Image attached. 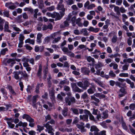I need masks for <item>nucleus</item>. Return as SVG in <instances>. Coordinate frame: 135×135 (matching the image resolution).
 Returning a JSON list of instances; mask_svg holds the SVG:
<instances>
[{"mask_svg": "<svg viewBox=\"0 0 135 135\" xmlns=\"http://www.w3.org/2000/svg\"><path fill=\"white\" fill-rule=\"evenodd\" d=\"M129 64H127L124 65L122 67V69L123 70H128Z\"/></svg>", "mask_w": 135, "mask_h": 135, "instance_id": "nucleus-50", "label": "nucleus"}, {"mask_svg": "<svg viewBox=\"0 0 135 135\" xmlns=\"http://www.w3.org/2000/svg\"><path fill=\"white\" fill-rule=\"evenodd\" d=\"M38 97V95H36L33 96L32 99V104L36 103V99Z\"/></svg>", "mask_w": 135, "mask_h": 135, "instance_id": "nucleus-44", "label": "nucleus"}, {"mask_svg": "<svg viewBox=\"0 0 135 135\" xmlns=\"http://www.w3.org/2000/svg\"><path fill=\"white\" fill-rule=\"evenodd\" d=\"M121 123L122 126L123 128L125 130H127V127L126 126V123L122 120Z\"/></svg>", "mask_w": 135, "mask_h": 135, "instance_id": "nucleus-48", "label": "nucleus"}, {"mask_svg": "<svg viewBox=\"0 0 135 135\" xmlns=\"http://www.w3.org/2000/svg\"><path fill=\"white\" fill-rule=\"evenodd\" d=\"M68 109L67 107L64 108V109L62 110V114L64 116H66L68 114Z\"/></svg>", "mask_w": 135, "mask_h": 135, "instance_id": "nucleus-28", "label": "nucleus"}, {"mask_svg": "<svg viewBox=\"0 0 135 135\" xmlns=\"http://www.w3.org/2000/svg\"><path fill=\"white\" fill-rule=\"evenodd\" d=\"M122 20L123 22H125V21L128 18V16L125 14L122 15Z\"/></svg>", "mask_w": 135, "mask_h": 135, "instance_id": "nucleus-57", "label": "nucleus"}, {"mask_svg": "<svg viewBox=\"0 0 135 135\" xmlns=\"http://www.w3.org/2000/svg\"><path fill=\"white\" fill-rule=\"evenodd\" d=\"M61 37L59 36L58 37H57L55 38L54 40L52 41L53 43H56L59 42L61 39Z\"/></svg>", "mask_w": 135, "mask_h": 135, "instance_id": "nucleus-38", "label": "nucleus"}, {"mask_svg": "<svg viewBox=\"0 0 135 135\" xmlns=\"http://www.w3.org/2000/svg\"><path fill=\"white\" fill-rule=\"evenodd\" d=\"M103 115L102 118L104 119L107 118L108 116V114L106 112H103Z\"/></svg>", "mask_w": 135, "mask_h": 135, "instance_id": "nucleus-63", "label": "nucleus"}, {"mask_svg": "<svg viewBox=\"0 0 135 135\" xmlns=\"http://www.w3.org/2000/svg\"><path fill=\"white\" fill-rule=\"evenodd\" d=\"M23 118L26 119L27 121L30 122H33L34 121V119L31 118L29 116L26 114H24L23 116Z\"/></svg>", "mask_w": 135, "mask_h": 135, "instance_id": "nucleus-9", "label": "nucleus"}, {"mask_svg": "<svg viewBox=\"0 0 135 135\" xmlns=\"http://www.w3.org/2000/svg\"><path fill=\"white\" fill-rule=\"evenodd\" d=\"M10 26L13 28V30L15 31L19 32L21 31V30L19 28L16 27V25L15 24L11 25Z\"/></svg>", "mask_w": 135, "mask_h": 135, "instance_id": "nucleus-22", "label": "nucleus"}, {"mask_svg": "<svg viewBox=\"0 0 135 135\" xmlns=\"http://www.w3.org/2000/svg\"><path fill=\"white\" fill-rule=\"evenodd\" d=\"M42 34L40 33H38L37 35L36 42L38 44L42 42L41 37L42 36Z\"/></svg>", "mask_w": 135, "mask_h": 135, "instance_id": "nucleus-15", "label": "nucleus"}, {"mask_svg": "<svg viewBox=\"0 0 135 135\" xmlns=\"http://www.w3.org/2000/svg\"><path fill=\"white\" fill-rule=\"evenodd\" d=\"M36 131L39 132H41L44 129V127L43 126H41L40 125H37Z\"/></svg>", "mask_w": 135, "mask_h": 135, "instance_id": "nucleus-35", "label": "nucleus"}, {"mask_svg": "<svg viewBox=\"0 0 135 135\" xmlns=\"http://www.w3.org/2000/svg\"><path fill=\"white\" fill-rule=\"evenodd\" d=\"M19 126L22 127L24 129V128L26 127L27 125V124L26 122H22V121H21L19 122Z\"/></svg>", "mask_w": 135, "mask_h": 135, "instance_id": "nucleus-30", "label": "nucleus"}, {"mask_svg": "<svg viewBox=\"0 0 135 135\" xmlns=\"http://www.w3.org/2000/svg\"><path fill=\"white\" fill-rule=\"evenodd\" d=\"M13 74L14 75V77L17 80H18L19 79V75L21 74L20 71H14Z\"/></svg>", "mask_w": 135, "mask_h": 135, "instance_id": "nucleus-24", "label": "nucleus"}, {"mask_svg": "<svg viewBox=\"0 0 135 135\" xmlns=\"http://www.w3.org/2000/svg\"><path fill=\"white\" fill-rule=\"evenodd\" d=\"M87 29L86 28L82 29L80 30V32L83 34L84 36H87L89 35V32H88Z\"/></svg>", "mask_w": 135, "mask_h": 135, "instance_id": "nucleus-27", "label": "nucleus"}, {"mask_svg": "<svg viewBox=\"0 0 135 135\" xmlns=\"http://www.w3.org/2000/svg\"><path fill=\"white\" fill-rule=\"evenodd\" d=\"M109 75L111 77H115L116 76L115 74L113 71L110 70L109 73Z\"/></svg>", "mask_w": 135, "mask_h": 135, "instance_id": "nucleus-56", "label": "nucleus"}, {"mask_svg": "<svg viewBox=\"0 0 135 135\" xmlns=\"http://www.w3.org/2000/svg\"><path fill=\"white\" fill-rule=\"evenodd\" d=\"M44 48V47L43 46L39 47L38 45H36L35 47V51L36 52H38L39 51L41 52L43 51Z\"/></svg>", "mask_w": 135, "mask_h": 135, "instance_id": "nucleus-18", "label": "nucleus"}, {"mask_svg": "<svg viewBox=\"0 0 135 135\" xmlns=\"http://www.w3.org/2000/svg\"><path fill=\"white\" fill-rule=\"evenodd\" d=\"M59 60L60 61L63 62L64 61H66L67 60V59L66 56H63L62 57L60 58Z\"/></svg>", "mask_w": 135, "mask_h": 135, "instance_id": "nucleus-43", "label": "nucleus"}, {"mask_svg": "<svg viewBox=\"0 0 135 135\" xmlns=\"http://www.w3.org/2000/svg\"><path fill=\"white\" fill-rule=\"evenodd\" d=\"M87 60L88 62H91V64H90L89 65L90 66L91 71L92 72L93 71V59L90 56H89L87 57Z\"/></svg>", "mask_w": 135, "mask_h": 135, "instance_id": "nucleus-12", "label": "nucleus"}, {"mask_svg": "<svg viewBox=\"0 0 135 135\" xmlns=\"http://www.w3.org/2000/svg\"><path fill=\"white\" fill-rule=\"evenodd\" d=\"M43 24L41 23H38L37 25V30L40 31L42 29Z\"/></svg>", "mask_w": 135, "mask_h": 135, "instance_id": "nucleus-36", "label": "nucleus"}, {"mask_svg": "<svg viewBox=\"0 0 135 135\" xmlns=\"http://www.w3.org/2000/svg\"><path fill=\"white\" fill-rule=\"evenodd\" d=\"M81 19L80 18H78L76 20L75 24H77L79 27H82L83 26V23L81 22Z\"/></svg>", "mask_w": 135, "mask_h": 135, "instance_id": "nucleus-20", "label": "nucleus"}, {"mask_svg": "<svg viewBox=\"0 0 135 135\" xmlns=\"http://www.w3.org/2000/svg\"><path fill=\"white\" fill-rule=\"evenodd\" d=\"M7 123L9 126L11 128H13L15 126V124L12 123L11 122L9 121H7Z\"/></svg>", "mask_w": 135, "mask_h": 135, "instance_id": "nucleus-59", "label": "nucleus"}, {"mask_svg": "<svg viewBox=\"0 0 135 135\" xmlns=\"http://www.w3.org/2000/svg\"><path fill=\"white\" fill-rule=\"evenodd\" d=\"M76 125L78 128L81 129H82L84 128V123L83 122H81L80 125L79 124H77Z\"/></svg>", "mask_w": 135, "mask_h": 135, "instance_id": "nucleus-45", "label": "nucleus"}, {"mask_svg": "<svg viewBox=\"0 0 135 135\" xmlns=\"http://www.w3.org/2000/svg\"><path fill=\"white\" fill-rule=\"evenodd\" d=\"M3 16L4 17H8L9 16V11L7 10H4L3 12Z\"/></svg>", "mask_w": 135, "mask_h": 135, "instance_id": "nucleus-46", "label": "nucleus"}, {"mask_svg": "<svg viewBox=\"0 0 135 135\" xmlns=\"http://www.w3.org/2000/svg\"><path fill=\"white\" fill-rule=\"evenodd\" d=\"M93 80L97 84H98L100 87L103 88H105V85L103 82L100 81V79H93Z\"/></svg>", "mask_w": 135, "mask_h": 135, "instance_id": "nucleus-7", "label": "nucleus"}, {"mask_svg": "<svg viewBox=\"0 0 135 135\" xmlns=\"http://www.w3.org/2000/svg\"><path fill=\"white\" fill-rule=\"evenodd\" d=\"M88 96L86 92L84 93L81 96V98L83 99H86L88 98Z\"/></svg>", "mask_w": 135, "mask_h": 135, "instance_id": "nucleus-52", "label": "nucleus"}, {"mask_svg": "<svg viewBox=\"0 0 135 135\" xmlns=\"http://www.w3.org/2000/svg\"><path fill=\"white\" fill-rule=\"evenodd\" d=\"M71 110L75 114H79L78 111L77 109L72 108H71Z\"/></svg>", "mask_w": 135, "mask_h": 135, "instance_id": "nucleus-47", "label": "nucleus"}, {"mask_svg": "<svg viewBox=\"0 0 135 135\" xmlns=\"http://www.w3.org/2000/svg\"><path fill=\"white\" fill-rule=\"evenodd\" d=\"M57 9L62 10V12H64L65 11V9L64 8V5H60L59 4H58L57 7Z\"/></svg>", "mask_w": 135, "mask_h": 135, "instance_id": "nucleus-23", "label": "nucleus"}, {"mask_svg": "<svg viewBox=\"0 0 135 135\" xmlns=\"http://www.w3.org/2000/svg\"><path fill=\"white\" fill-rule=\"evenodd\" d=\"M54 14V12H53V13H51L50 12H47V13L46 15L49 17H51L53 18H55Z\"/></svg>", "mask_w": 135, "mask_h": 135, "instance_id": "nucleus-53", "label": "nucleus"}, {"mask_svg": "<svg viewBox=\"0 0 135 135\" xmlns=\"http://www.w3.org/2000/svg\"><path fill=\"white\" fill-rule=\"evenodd\" d=\"M42 71V67L41 65H40L39 66L38 71L37 74V76L40 78L41 77Z\"/></svg>", "mask_w": 135, "mask_h": 135, "instance_id": "nucleus-19", "label": "nucleus"}, {"mask_svg": "<svg viewBox=\"0 0 135 135\" xmlns=\"http://www.w3.org/2000/svg\"><path fill=\"white\" fill-rule=\"evenodd\" d=\"M16 7V6L15 5L14 3H12V4L8 8V9H14Z\"/></svg>", "mask_w": 135, "mask_h": 135, "instance_id": "nucleus-55", "label": "nucleus"}, {"mask_svg": "<svg viewBox=\"0 0 135 135\" xmlns=\"http://www.w3.org/2000/svg\"><path fill=\"white\" fill-rule=\"evenodd\" d=\"M81 73L86 75H88L90 72L89 68L85 67L81 68Z\"/></svg>", "mask_w": 135, "mask_h": 135, "instance_id": "nucleus-10", "label": "nucleus"}, {"mask_svg": "<svg viewBox=\"0 0 135 135\" xmlns=\"http://www.w3.org/2000/svg\"><path fill=\"white\" fill-rule=\"evenodd\" d=\"M25 37L23 34H20L19 35V40L20 41H23Z\"/></svg>", "mask_w": 135, "mask_h": 135, "instance_id": "nucleus-51", "label": "nucleus"}, {"mask_svg": "<svg viewBox=\"0 0 135 135\" xmlns=\"http://www.w3.org/2000/svg\"><path fill=\"white\" fill-rule=\"evenodd\" d=\"M0 91L2 94H5L6 93H7V92L5 88H1Z\"/></svg>", "mask_w": 135, "mask_h": 135, "instance_id": "nucleus-54", "label": "nucleus"}, {"mask_svg": "<svg viewBox=\"0 0 135 135\" xmlns=\"http://www.w3.org/2000/svg\"><path fill=\"white\" fill-rule=\"evenodd\" d=\"M25 43H29L33 45L34 44L35 41L33 40H31L29 38L25 41Z\"/></svg>", "mask_w": 135, "mask_h": 135, "instance_id": "nucleus-33", "label": "nucleus"}, {"mask_svg": "<svg viewBox=\"0 0 135 135\" xmlns=\"http://www.w3.org/2000/svg\"><path fill=\"white\" fill-rule=\"evenodd\" d=\"M84 112L86 114L80 115V119L84 121L87 122L88 121V115H89L90 119L91 120H93V116L90 113L89 111L87 110H84Z\"/></svg>", "mask_w": 135, "mask_h": 135, "instance_id": "nucleus-1", "label": "nucleus"}, {"mask_svg": "<svg viewBox=\"0 0 135 135\" xmlns=\"http://www.w3.org/2000/svg\"><path fill=\"white\" fill-rule=\"evenodd\" d=\"M72 16V15L71 13H70L69 15L68 18L67 20L64 22V25H60V27L61 28H63L69 25L68 21H70V20L71 17Z\"/></svg>", "mask_w": 135, "mask_h": 135, "instance_id": "nucleus-4", "label": "nucleus"}, {"mask_svg": "<svg viewBox=\"0 0 135 135\" xmlns=\"http://www.w3.org/2000/svg\"><path fill=\"white\" fill-rule=\"evenodd\" d=\"M118 80L119 81V82L120 83V85L121 87L125 85L126 83H124V82L125 81V79L121 78H118Z\"/></svg>", "mask_w": 135, "mask_h": 135, "instance_id": "nucleus-25", "label": "nucleus"}, {"mask_svg": "<svg viewBox=\"0 0 135 135\" xmlns=\"http://www.w3.org/2000/svg\"><path fill=\"white\" fill-rule=\"evenodd\" d=\"M104 64L102 63L98 62V63L95 65V67L96 69H99L103 67Z\"/></svg>", "mask_w": 135, "mask_h": 135, "instance_id": "nucleus-31", "label": "nucleus"}, {"mask_svg": "<svg viewBox=\"0 0 135 135\" xmlns=\"http://www.w3.org/2000/svg\"><path fill=\"white\" fill-rule=\"evenodd\" d=\"M76 17L75 16H74L72 17L71 19V22L73 26H74L75 25V22Z\"/></svg>", "mask_w": 135, "mask_h": 135, "instance_id": "nucleus-39", "label": "nucleus"}, {"mask_svg": "<svg viewBox=\"0 0 135 135\" xmlns=\"http://www.w3.org/2000/svg\"><path fill=\"white\" fill-rule=\"evenodd\" d=\"M83 84V89L86 90V88L89 85V83L88 81L87 80L85 81L84 82Z\"/></svg>", "mask_w": 135, "mask_h": 135, "instance_id": "nucleus-29", "label": "nucleus"}, {"mask_svg": "<svg viewBox=\"0 0 135 135\" xmlns=\"http://www.w3.org/2000/svg\"><path fill=\"white\" fill-rule=\"evenodd\" d=\"M62 51L64 52V54H66L68 53L70 51H69L67 47H63L62 48Z\"/></svg>", "mask_w": 135, "mask_h": 135, "instance_id": "nucleus-37", "label": "nucleus"}, {"mask_svg": "<svg viewBox=\"0 0 135 135\" xmlns=\"http://www.w3.org/2000/svg\"><path fill=\"white\" fill-rule=\"evenodd\" d=\"M117 40V37L116 35H114L111 40L112 42L114 43H115Z\"/></svg>", "mask_w": 135, "mask_h": 135, "instance_id": "nucleus-49", "label": "nucleus"}, {"mask_svg": "<svg viewBox=\"0 0 135 135\" xmlns=\"http://www.w3.org/2000/svg\"><path fill=\"white\" fill-rule=\"evenodd\" d=\"M7 63L9 64L11 67H12L16 64V62L14 59H9L7 61Z\"/></svg>", "mask_w": 135, "mask_h": 135, "instance_id": "nucleus-8", "label": "nucleus"}, {"mask_svg": "<svg viewBox=\"0 0 135 135\" xmlns=\"http://www.w3.org/2000/svg\"><path fill=\"white\" fill-rule=\"evenodd\" d=\"M119 76L121 77H127L128 76V74L127 73H120Z\"/></svg>", "mask_w": 135, "mask_h": 135, "instance_id": "nucleus-42", "label": "nucleus"}, {"mask_svg": "<svg viewBox=\"0 0 135 135\" xmlns=\"http://www.w3.org/2000/svg\"><path fill=\"white\" fill-rule=\"evenodd\" d=\"M6 88L7 89L9 90V91L10 92L12 90H13L12 87L11 85H7Z\"/></svg>", "mask_w": 135, "mask_h": 135, "instance_id": "nucleus-61", "label": "nucleus"}, {"mask_svg": "<svg viewBox=\"0 0 135 135\" xmlns=\"http://www.w3.org/2000/svg\"><path fill=\"white\" fill-rule=\"evenodd\" d=\"M28 59L29 58L24 56L21 58V61L23 62V64L24 63H28V62H29Z\"/></svg>", "mask_w": 135, "mask_h": 135, "instance_id": "nucleus-32", "label": "nucleus"}, {"mask_svg": "<svg viewBox=\"0 0 135 135\" xmlns=\"http://www.w3.org/2000/svg\"><path fill=\"white\" fill-rule=\"evenodd\" d=\"M23 65L24 67L25 68L26 70L28 72V73H30L31 68L29 64L27 63H24L23 64Z\"/></svg>", "mask_w": 135, "mask_h": 135, "instance_id": "nucleus-17", "label": "nucleus"}, {"mask_svg": "<svg viewBox=\"0 0 135 135\" xmlns=\"http://www.w3.org/2000/svg\"><path fill=\"white\" fill-rule=\"evenodd\" d=\"M130 109L133 110L135 108V104L133 103L131 104L129 106Z\"/></svg>", "mask_w": 135, "mask_h": 135, "instance_id": "nucleus-62", "label": "nucleus"}, {"mask_svg": "<svg viewBox=\"0 0 135 135\" xmlns=\"http://www.w3.org/2000/svg\"><path fill=\"white\" fill-rule=\"evenodd\" d=\"M126 93V92L125 91V89L123 88H121L120 89L119 97H121L123 96Z\"/></svg>", "mask_w": 135, "mask_h": 135, "instance_id": "nucleus-13", "label": "nucleus"}, {"mask_svg": "<svg viewBox=\"0 0 135 135\" xmlns=\"http://www.w3.org/2000/svg\"><path fill=\"white\" fill-rule=\"evenodd\" d=\"M77 85L83 89V84L81 82H79L77 83Z\"/></svg>", "mask_w": 135, "mask_h": 135, "instance_id": "nucleus-64", "label": "nucleus"}, {"mask_svg": "<svg viewBox=\"0 0 135 135\" xmlns=\"http://www.w3.org/2000/svg\"><path fill=\"white\" fill-rule=\"evenodd\" d=\"M50 37L47 36L44 39L43 43L44 44L48 43L50 42Z\"/></svg>", "mask_w": 135, "mask_h": 135, "instance_id": "nucleus-34", "label": "nucleus"}, {"mask_svg": "<svg viewBox=\"0 0 135 135\" xmlns=\"http://www.w3.org/2000/svg\"><path fill=\"white\" fill-rule=\"evenodd\" d=\"M114 11L116 12L117 15H119L120 14L119 11L120 9L119 7L118 6H115L114 7Z\"/></svg>", "mask_w": 135, "mask_h": 135, "instance_id": "nucleus-40", "label": "nucleus"}, {"mask_svg": "<svg viewBox=\"0 0 135 135\" xmlns=\"http://www.w3.org/2000/svg\"><path fill=\"white\" fill-rule=\"evenodd\" d=\"M60 14L59 13L54 12V16L56 17L55 20H60L63 16L64 15V12H60Z\"/></svg>", "mask_w": 135, "mask_h": 135, "instance_id": "nucleus-5", "label": "nucleus"}, {"mask_svg": "<svg viewBox=\"0 0 135 135\" xmlns=\"http://www.w3.org/2000/svg\"><path fill=\"white\" fill-rule=\"evenodd\" d=\"M9 23L8 22L6 21L5 22L4 30V31L10 32L11 31L9 29Z\"/></svg>", "mask_w": 135, "mask_h": 135, "instance_id": "nucleus-14", "label": "nucleus"}, {"mask_svg": "<svg viewBox=\"0 0 135 135\" xmlns=\"http://www.w3.org/2000/svg\"><path fill=\"white\" fill-rule=\"evenodd\" d=\"M21 74L23 78L25 80H26L28 79L29 75L26 73L25 71H24L21 72Z\"/></svg>", "mask_w": 135, "mask_h": 135, "instance_id": "nucleus-16", "label": "nucleus"}, {"mask_svg": "<svg viewBox=\"0 0 135 135\" xmlns=\"http://www.w3.org/2000/svg\"><path fill=\"white\" fill-rule=\"evenodd\" d=\"M29 62L30 64L32 65H34L35 64L34 59L33 58H29Z\"/></svg>", "mask_w": 135, "mask_h": 135, "instance_id": "nucleus-60", "label": "nucleus"}, {"mask_svg": "<svg viewBox=\"0 0 135 135\" xmlns=\"http://www.w3.org/2000/svg\"><path fill=\"white\" fill-rule=\"evenodd\" d=\"M7 51L8 49L7 48L3 49L1 50V54L3 55H4L5 54L6 52Z\"/></svg>", "mask_w": 135, "mask_h": 135, "instance_id": "nucleus-58", "label": "nucleus"}, {"mask_svg": "<svg viewBox=\"0 0 135 135\" xmlns=\"http://www.w3.org/2000/svg\"><path fill=\"white\" fill-rule=\"evenodd\" d=\"M65 99L66 103L69 105H70L71 104L74 103L75 101V99L73 97H66Z\"/></svg>", "mask_w": 135, "mask_h": 135, "instance_id": "nucleus-3", "label": "nucleus"}, {"mask_svg": "<svg viewBox=\"0 0 135 135\" xmlns=\"http://www.w3.org/2000/svg\"><path fill=\"white\" fill-rule=\"evenodd\" d=\"M99 131L96 126H93V135H106L105 131H103L99 132Z\"/></svg>", "mask_w": 135, "mask_h": 135, "instance_id": "nucleus-2", "label": "nucleus"}, {"mask_svg": "<svg viewBox=\"0 0 135 135\" xmlns=\"http://www.w3.org/2000/svg\"><path fill=\"white\" fill-rule=\"evenodd\" d=\"M73 88L74 91L75 92H83V90L79 88L76 85L75 83H73Z\"/></svg>", "mask_w": 135, "mask_h": 135, "instance_id": "nucleus-11", "label": "nucleus"}, {"mask_svg": "<svg viewBox=\"0 0 135 135\" xmlns=\"http://www.w3.org/2000/svg\"><path fill=\"white\" fill-rule=\"evenodd\" d=\"M37 3L39 8L41 9L44 7L43 0H38Z\"/></svg>", "mask_w": 135, "mask_h": 135, "instance_id": "nucleus-21", "label": "nucleus"}, {"mask_svg": "<svg viewBox=\"0 0 135 135\" xmlns=\"http://www.w3.org/2000/svg\"><path fill=\"white\" fill-rule=\"evenodd\" d=\"M133 61V59L129 58L128 59H124L123 60V61L124 63H126V62H128L129 63H132Z\"/></svg>", "mask_w": 135, "mask_h": 135, "instance_id": "nucleus-26", "label": "nucleus"}, {"mask_svg": "<svg viewBox=\"0 0 135 135\" xmlns=\"http://www.w3.org/2000/svg\"><path fill=\"white\" fill-rule=\"evenodd\" d=\"M74 0H67L66 3L68 5H71L74 3Z\"/></svg>", "mask_w": 135, "mask_h": 135, "instance_id": "nucleus-41", "label": "nucleus"}, {"mask_svg": "<svg viewBox=\"0 0 135 135\" xmlns=\"http://www.w3.org/2000/svg\"><path fill=\"white\" fill-rule=\"evenodd\" d=\"M48 68L49 65L47 62L46 65L44 66L43 68V73H44V79H46L47 78V74L48 72Z\"/></svg>", "mask_w": 135, "mask_h": 135, "instance_id": "nucleus-6", "label": "nucleus"}]
</instances>
